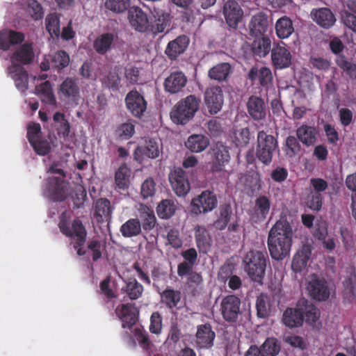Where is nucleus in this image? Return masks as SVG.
Wrapping results in <instances>:
<instances>
[{"label":"nucleus","instance_id":"f257e3e1","mask_svg":"<svg viewBox=\"0 0 356 356\" xmlns=\"http://www.w3.org/2000/svg\"><path fill=\"white\" fill-rule=\"evenodd\" d=\"M292 228L286 220H279L270 229L268 236V248L271 257L277 261L286 257L292 245Z\"/></svg>","mask_w":356,"mask_h":356},{"label":"nucleus","instance_id":"3c124183","mask_svg":"<svg viewBox=\"0 0 356 356\" xmlns=\"http://www.w3.org/2000/svg\"><path fill=\"white\" fill-rule=\"evenodd\" d=\"M161 296L162 302L171 309L177 307L181 300L180 291H163Z\"/></svg>","mask_w":356,"mask_h":356},{"label":"nucleus","instance_id":"4c0bfd02","mask_svg":"<svg viewBox=\"0 0 356 356\" xmlns=\"http://www.w3.org/2000/svg\"><path fill=\"white\" fill-rule=\"evenodd\" d=\"M275 32L279 38H288L294 32L292 20L287 16L278 19L275 23Z\"/></svg>","mask_w":356,"mask_h":356},{"label":"nucleus","instance_id":"393cba45","mask_svg":"<svg viewBox=\"0 0 356 356\" xmlns=\"http://www.w3.org/2000/svg\"><path fill=\"white\" fill-rule=\"evenodd\" d=\"M47 191L54 202H62L66 197L63 180L59 177H52L47 179Z\"/></svg>","mask_w":356,"mask_h":356},{"label":"nucleus","instance_id":"473e14b6","mask_svg":"<svg viewBox=\"0 0 356 356\" xmlns=\"http://www.w3.org/2000/svg\"><path fill=\"white\" fill-rule=\"evenodd\" d=\"M248 78L251 81L259 79V84L262 87L268 88L273 81V75L270 70L266 67H262L260 70L252 67L249 73Z\"/></svg>","mask_w":356,"mask_h":356},{"label":"nucleus","instance_id":"09e8293b","mask_svg":"<svg viewBox=\"0 0 356 356\" xmlns=\"http://www.w3.org/2000/svg\"><path fill=\"white\" fill-rule=\"evenodd\" d=\"M232 215V209L230 205L224 204L220 207V216L214 222V227L219 230L224 229L230 220Z\"/></svg>","mask_w":356,"mask_h":356},{"label":"nucleus","instance_id":"338daca9","mask_svg":"<svg viewBox=\"0 0 356 356\" xmlns=\"http://www.w3.org/2000/svg\"><path fill=\"white\" fill-rule=\"evenodd\" d=\"M155 192V183L152 178L145 179L141 186V195L144 198L152 196Z\"/></svg>","mask_w":356,"mask_h":356},{"label":"nucleus","instance_id":"4468645a","mask_svg":"<svg viewBox=\"0 0 356 356\" xmlns=\"http://www.w3.org/2000/svg\"><path fill=\"white\" fill-rule=\"evenodd\" d=\"M223 15L227 25L231 29H236L243 17V11L237 1L228 0L224 4Z\"/></svg>","mask_w":356,"mask_h":356},{"label":"nucleus","instance_id":"39448f33","mask_svg":"<svg viewBox=\"0 0 356 356\" xmlns=\"http://www.w3.org/2000/svg\"><path fill=\"white\" fill-rule=\"evenodd\" d=\"M266 252L251 250L245 256V269L250 278L259 284H262L265 275L267 261Z\"/></svg>","mask_w":356,"mask_h":356},{"label":"nucleus","instance_id":"6e6552de","mask_svg":"<svg viewBox=\"0 0 356 356\" xmlns=\"http://www.w3.org/2000/svg\"><path fill=\"white\" fill-rule=\"evenodd\" d=\"M241 300L234 295L225 297L220 303V312L223 319L229 323H236L241 312Z\"/></svg>","mask_w":356,"mask_h":356},{"label":"nucleus","instance_id":"bf43d9fd","mask_svg":"<svg viewBox=\"0 0 356 356\" xmlns=\"http://www.w3.org/2000/svg\"><path fill=\"white\" fill-rule=\"evenodd\" d=\"M308 284L311 289H328L326 280L321 275H311L309 277Z\"/></svg>","mask_w":356,"mask_h":356},{"label":"nucleus","instance_id":"cd10ccee","mask_svg":"<svg viewBox=\"0 0 356 356\" xmlns=\"http://www.w3.org/2000/svg\"><path fill=\"white\" fill-rule=\"evenodd\" d=\"M216 334L209 323L200 325L197 328V343L200 348H209L213 344Z\"/></svg>","mask_w":356,"mask_h":356},{"label":"nucleus","instance_id":"69168bd1","mask_svg":"<svg viewBox=\"0 0 356 356\" xmlns=\"http://www.w3.org/2000/svg\"><path fill=\"white\" fill-rule=\"evenodd\" d=\"M288 175L289 172L286 168L277 166L272 170L270 178L275 182L282 183L287 179Z\"/></svg>","mask_w":356,"mask_h":356},{"label":"nucleus","instance_id":"680f3d73","mask_svg":"<svg viewBox=\"0 0 356 356\" xmlns=\"http://www.w3.org/2000/svg\"><path fill=\"white\" fill-rule=\"evenodd\" d=\"M313 236L319 241L326 238L327 236V224L325 221L320 220L316 222L313 231Z\"/></svg>","mask_w":356,"mask_h":356},{"label":"nucleus","instance_id":"0eeeda50","mask_svg":"<svg viewBox=\"0 0 356 356\" xmlns=\"http://www.w3.org/2000/svg\"><path fill=\"white\" fill-rule=\"evenodd\" d=\"M58 96L60 99L70 104H78L81 98L80 87L78 79L67 77L60 85Z\"/></svg>","mask_w":356,"mask_h":356},{"label":"nucleus","instance_id":"a19ab883","mask_svg":"<svg viewBox=\"0 0 356 356\" xmlns=\"http://www.w3.org/2000/svg\"><path fill=\"white\" fill-rule=\"evenodd\" d=\"M53 120L56 123L55 128L58 136L64 139L67 138L70 132V125L65 119L64 113L60 112L55 113Z\"/></svg>","mask_w":356,"mask_h":356},{"label":"nucleus","instance_id":"72a5a7b5","mask_svg":"<svg viewBox=\"0 0 356 356\" xmlns=\"http://www.w3.org/2000/svg\"><path fill=\"white\" fill-rule=\"evenodd\" d=\"M271 40L267 36L257 37L251 44L253 54L259 58L265 57L270 51Z\"/></svg>","mask_w":356,"mask_h":356},{"label":"nucleus","instance_id":"c03bdc74","mask_svg":"<svg viewBox=\"0 0 356 356\" xmlns=\"http://www.w3.org/2000/svg\"><path fill=\"white\" fill-rule=\"evenodd\" d=\"M195 238L198 249L206 252L209 248V235L204 226L197 225L195 228Z\"/></svg>","mask_w":356,"mask_h":356},{"label":"nucleus","instance_id":"49530a36","mask_svg":"<svg viewBox=\"0 0 356 356\" xmlns=\"http://www.w3.org/2000/svg\"><path fill=\"white\" fill-rule=\"evenodd\" d=\"M177 207L172 200H163L156 207V212L159 218L168 219L171 218L176 211Z\"/></svg>","mask_w":356,"mask_h":356},{"label":"nucleus","instance_id":"de8ad7c7","mask_svg":"<svg viewBox=\"0 0 356 356\" xmlns=\"http://www.w3.org/2000/svg\"><path fill=\"white\" fill-rule=\"evenodd\" d=\"M60 17L56 13H49L45 18L46 29L51 37L58 38L60 35Z\"/></svg>","mask_w":356,"mask_h":356},{"label":"nucleus","instance_id":"ddd939ff","mask_svg":"<svg viewBox=\"0 0 356 356\" xmlns=\"http://www.w3.org/2000/svg\"><path fill=\"white\" fill-rule=\"evenodd\" d=\"M204 102L210 114H217L223 104V94L220 86L207 88L204 92Z\"/></svg>","mask_w":356,"mask_h":356},{"label":"nucleus","instance_id":"0e129e2a","mask_svg":"<svg viewBox=\"0 0 356 356\" xmlns=\"http://www.w3.org/2000/svg\"><path fill=\"white\" fill-rule=\"evenodd\" d=\"M323 199L321 193L311 192L307 203L308 207L314 211H319L323 205Z\"/></svg>","mask_w":356,"mask_h":356},{"label":"nucleus","instance_id":"052dcab7","mask_svg":"<svg viewBox=\"0 0 356 356\" xmlns=\"http://www.w3.org/2000/svg\"><path fill=\"white\" fill-rule=\"evenodd\" d=\"M300 140L298 137L289 136L286 139V147H287V154L289 156L298 154L301 150Z\"/></svg>","mask_w":356,"mask_h":356},{"label":"nucleus","instance_id":"ea45409f","mask_svg":"<svg viewBox=\"0 0 356 356\" xmlns=\"http://www.w3.org/2000/svg\"><path fill=\"white\" fill-rule=\"evenodd\" d=\"M232 71V67L228 63H221L211 67L208 72L211 79L222 81L227 79Z\"/></svg>","mask_w":356,"mask_h":356},{"label":"nucleus","instance_id":"79ce46f5","mask_svg":"<svg viewBox=\"0 0 356 356\" xmlns=\"http://www.w3.org/2000/svg\"><path fill=\"white\" fill-rule=\"evenodd\" d=\"M131 170L125 163L122 164L115 174V182L119 189L125 190L129 188Z\"/></svg>","mask_w":356,"mask_h":356},{"label":"nucleus","instance_id":"5701e85b","mask_svg":"<svg viewBox=\"0 0 356 356\" xmlns=\"http://www.w3.org/2000/svg\"><path fill=\"white\" fill-rule=\"evenodd\" d=\"M8 73L19 91L24 92L28 89L29 74L22 66L13 63L8 67Z\"/></svg>","mask_w":356,"mask_h":356},{"label":"nucleus","instance_id":"864d4df0","mask_svg":"<svg viewBox=\"0 0 356 356\" xmlns=\"http://www.w3.org/2000/svg\"><path fill=\"white\" fill-rule=\"evenodd\" d=\"M129 6V0H106L105 7L114 13H123Z\"/></svg>","mask_w":356,"mask_h":356},{"label":"nucleus","instance_id":"a18cd8bd","mask_svg":"<svg viewBox=\"0 0 356 356\" xmlns=\"http://www.w3.org/2000/svg\"><path fill=\"white\" fill-rule=\"evenodd\" d=\"M260 348L264 356H277L281 350V342L275 337H268Z\"/></svg>","mask_w":356,"mask_h":356},{"label":"nucleus","instance_id":"e2e57ef3","mask_svg":"<svg viewBox=\"0 0 356 356\" xmlns=\"http://www.w3.org/2000/svg\"><path fill=\"white\" fill-rule=\"evenodd\" d=\"M162 329V317L158 312H154L150 318L149 330L152 333L158 334Z\"/></svg>","mask_w":356,"mask_h":356},{"label":"nucleus","instance_id":"f3484780","mask_svg":"<svg viewBox=\"0 0 356 356\" xmlns=\"http://www.w3.org/2000/svg\"><path fill=\"white\" fill-rule=\"evenodd\" d=\"M247 110L250 117L255 121L266 119V105L264 100L260 97L250 96L247 102Z\"/></svg>","mask_w":356,"mask_h":356},{"label":"nucleus","instance_id":"aec40b11","mask_svg":"<svg viewBox=\"0 0 356 356\" xmlns=\"http://www.w3.org/2000/svg\"><path fill=\"white\" fill-rule=\"evenodd\" d=\"M297 307H299L306 323L314 326L320 318V310L305 298H300L298 300Z\"/></svg>","mask_w":356,"mask_h":356},{"label":"nucleus","instance_id":"5fc2aeb1","mask_svg":"<svg viewBox=\"0 0 356 356\" xmlns=\"http://www.w3.org/2000/svg\"><path fill=\"white\" fill-rule=\"evenodd\" d=\"M141 220V229L145 232L154 229L156 223V219L153 211L150 212H143L140 215Z\"/></svg>","mask_w":356,"mask_h":356},{"label":"nucleus","instance_id":"6ab92c4d","mask_svg":"<svg viewBox=\"0 0 356 356\" xmlns=\"http://www.w3.org/2000/svg\"><path fill=\"white\" fill-rule=\"evenodd\" d=\"M271 60L275 69L282 70L291 65L292 56L286 47L277 45L271 50Z\"/></svg>","mask_w":356,"mask_h":356},{"label":"nucleus","instance_id":"4be33fe9","mask_svg":"<svg viewBox=\"0 0 356 356\" xmlns=\"http://www.w3.org/2000/svg\"><path fill=\"white\" fill-rule=\"evenodd\" d=\"M128 18L131 26L137 31L145 32L149 26L146 13L139 7H132L129 10Z\"/></svg>","mask_w":356,"mask_h":356},{"label":"nucleus","instance_id":"58836bf2","mask_svg":"<svg viewBox=\"0 0 356 356\" xmlns=\"http://www.w3.org/2000/svg\"><path fill=\"white\" fill-rule=\"evenodd\" d=\"M120 232L124 238L138 236L141 233V223L139 219H129L121 225Z\"/></svg>","mask_w":356,"mask_h":356},{"label":"nucleus","instance_id":"a878e982","mask_svg":"<svg viewBox=\"0 0 356 356\" xmlns=\"http://www.w3.org/2000/svg\"><path fill=\"white\" fill-rule=\"evenodd\" d=\"M162 150V143L158 138H146L144 144L136 149L140 153L149 159H154L159 156Z\"/></svg>","mask_w":356,"mask_h":356},{"label":"nucleus","instance_id":"a211bd4d","mask_svg":"<svg viewBox=\"0 0 356 356\" xmlns=\"http://www.w3.org/2000/svg\"><path fill=\"white\" fill-rule=\"evenodd\" d=\"M310 16L315 23L325 29L332 27L336 22L334 15L328 8H313Z\"/></svg>","mask_w":356,"mask_h":356},{"label":"nucleus","instance_id":"37998d69","mask_svg":"<svg viewBox=\"0 0 356 356\" xmlns=\"http://www.w3.org/2000/svg\"><path fill=\"white\" fill-rule=\"evenodd\" d=\"M70 61L69 54L64 50L57 51L51 58L50 65L52 68L60 72L67 67Z\"/></svg>","mask_w":356,"mask_h":356},{"label":"nucleus","instance_id":"20e7f679","mask_svg":"<svg viewBox=\"0 0 356 356\" xmlns=\"http://www.w3.org/2000/svg\"><path fill=\"white\" fill-rule=\"evenodd\" d=\"M278 149V140L276 137L264 130L258 131L255 156L262 164L269 165Z\"/></svg>","mask_w":356,"mask_h":356},{"label":"nucleus","instance_id":"412c9836","mask_svg":"<svg viewBox=\"0 0 356 356\" xmlns=\"http://www.w3.org/2000/svg\"><path fill=\"white\" fill-rule=\"evenodd\" d=\"M116 312L122 322L123 328L131 329L136 323L138 318V310L134 304H123L121 309L118 308Z\"/></svg>","mask_w":356,"mask_h":356},{"label":"nucleus","instance_id":"f8f14e48","mask_svg":"<svg viewBox=\"0 0 356 356\" xmlns=\"http://www.w3.org/2000/svg\"><path fill=\"white\" fill-rule=\"evenodd\" d=\"M271 202L269 197L259 195L255 199L254 205L250 211V220L253 223H261L264 222L270 212Z\"/></svg>","mask_w":356,"mask_h":356},{"label":"nucleus","instance_id":"f704fd0d","mask_svg":"<svg viewBox=\"0 0 356 356\" xmlns=\"http://www.w3.org/2000/svg\"><path fill=\"white\" fill-rule=\"evenodd\" d=\"M114 38V34L112 33H106L100 35L93 42L94 49L99 54H106L111 50Z\"/></svg>","mask_w":356,"mask_h":356},{"label":"nucleus","instance_id":"9b49d317","mask_svg":"<svg viewBox=\"0 0 356 356\" xmlns=\"http://www.w3.org/2000/svg\"><path fill=\"white\" fill-rule=\"evenodd\" d=\"M217 203V198L214 193L209 191H204L192 200L191 210L195 214L207 213L216 208Z\"/></svg>","mask_w":356,"mask_h":356},{"label":"nucleus","instance_id":"c9c22d12","mask_svg":"<svg viewBox=\"0 0 356 356\" xmlns=\"http://www.w3.org/2000/svg\"><path fill=\"white\" fill-rule=\"evenodd\" d=\"M311 256V250L308 246H303L293 256L291 268L296 273L301 272L307 264L308 260Z\"/></svg>","mask_w":356,"mask_h":356},{"label":"nucleus","instance_id":"f03ea898","mask_svg":"<svg viewBox=\"0 0 356 356\" xmlns=\"http://www.w3.org/2000/svg\"><path fill=\"white\" fill-rule=\"evenodd\" d=\"M58 227L63 235L74 238L73 247L76 250V254L79 256L85 255L86 251L83 249V247L86 241L87 231L81 220L75 218L70 227L69 220L61 217L58 222Z\"/></svg>","mask_w":356,"mask_h":356},{"label":"nucleus","instance_id":"9d476101","mask_svg":"<svg viewBox=\"0 0 356 356\" xmlns=\"http://www.w3.org/2000/svg\"><path fill=\"white\" fill-rule=\"evenodd\" d=\"M230 160L229 149L222 143H216L212 148L211 171L213 173L220 172Z\"/></svg>","mask_w":356,"mask_h":356},{"label":"nucleus","instance_id":"774afa93","mask_svg":"<svg viewBox=\"0 0 356 356\" xmlns=\"http://www.w3.org/2000/svg\"><path fill=\"white\" fill-rule=\"evenodd\" d=\"M167 238L169 244L172 248L178 249L182 246L183 241L178 230L171 229L168 233Z\"/></svg>","mask_w":356,"mask_h":356},{"label":"nucleus","instance_id":"13d9d810","mask_svg":"<svg viewBox=\"0 0 356 356\" xmlns=\"http://www.w3.org/2000/svg\"><path fill=\"white\" fill-rule=\"evenodd\" d=\"M30 144L38 155H47L51 150V145L46 140H41L40 138H38L34 140L33 142L30 143Z\"/></svg>","mask_w":356,"mask_h":356},{"label":"nucleus","instance_id":"6e6d98bb","mask_svg":"<svg viewBox=\"0 0 356 356\" xmlns=\"http://www.w3.org/2000/svg\"><path fill=\"white\" fill-rule=\"evenodd\" d=\"M27 11L31 17L35 20L42 19L44 15L43 8L36 0H30L29 1Z\"/></svg>","mask_w":356,"mask_h":356},{"label":"nucleus","instance_id":"7ed1b4c3","mask_svg":"<svg viewBox=\"0 0 356 356\" xmlns=\"http://www.w3.org/2000/svg\"><path fill=\"white\" fill-rule=\"evenodd\" d=\"M200 102V99L194 95L181 99L172 109L171 119L177 124H187L199 110Z\"/></svg>","mask_w":356,"mask_h":356},{"label":"nucleus","instance_id":"423d86ee","mask_svg":"<svg viewBox=\"0 0 356 356\" xmlns=\"http://www.w3.org/2000/svg\"><path fill=\"white\" fill-rule=\"evenodd\" d=\"M168 179L172 191L178 197H185L191 190L187 172L180 167L170 170Z\"/></svg>","mask_w":356,"mask_h":356},{"label":"nucleus","instance_id":"4d7b16f0","mask_svg":"<svg viewBox=\"0 0 356 356\" xmlns=\"http://www.w3.org/2000/svg\"><path fill=\"white\" fill-rule=\"evenodd\" d=\"M341 22L344 26L356 33V15L344 10L341 13Z\"/></svg>","mask_w":356,"mask_h":356},{"label":"nucleus","instance_id":"e433bc0d","mask_svg":"<svg viewBox=\"0 0 356 356\" xmlns=\"http://www.w3.org/2000/svg\"><path fill=\"white\" fill-rule=\"evenodd\" d=\"M186 147L193 152H201L209 145L208 138L202 134H193L185 143Z\"/></svg>","mask_w":356,"mask_h":356},{"label":"nucleus","instance_id":"2f4dec72","mask_svg":"<svg viewBox=\"0 0 356 356\" xmlns=\"http://www.w3.org/2000/svg\"><path fill=\"white\" fill-rule=\"evenodd\" d=\"M34 51L32 43H24L21 45L11 56L13 62H18L22 65H28L34 59Z\"/></svg>","mask_w":356,"mask_h":356},{"label":"nucleus","instance_id":"dca6fc26","mask_svg":"<svg viewBox=\"0 0 356 356\" xmlns=\"http://www.w3.org/2000/svg\"><path fill=\"white\" fill-rule=\"evenodd\" d=\"M190 42L189 38L186 35L177 36L167 44L165 54L170 60H176L178 56L184 54Z\"/></svg>","mask_w":356,"mask_h":356},{"label":"nucleus","instance_id":"bb28decb","mask_svg":"<svg viewBox=\"0 0 356 356\" xmlns=\"http://www.w3.org/2000/svg\"><path fill=\"white\" fill-rule=\"evenodd\" d=\"M268 29V19L266 15L258 13L254 15L249 24L250 34L253 37L266 36Z\"/></svg>","mask_w":356,"mask_h":356},{"label":"nucleus","instance_id":"c756f323","mask_svg":"<svg viewBox=\"0 0 356 356\" xmlns=\"http://www.w3.org/2000/svg\"><path fill=\"white\" fill-rule=\"evenodd\" d=\"M94 218L98 223L108 221L112 213L110 201L106 198H99L95 204Z\"/></svg>","mask_w":356,"mask_h":356},{"label":"nucleus","instance_id":"2eb2a0df","mask_svg":"<svg viewBox=\"0 0 356 356\" xmlns=\"http://www.w3.org/2000/svg\"><path fill=\"white\" fill-rule=\"evenodd\" d=\"M187 83L186 75L179 71L173 72L165 79L164 90L171 95L177 94L183 90Z\"/></svg>","mask_w":356,"mask_h":356},{"label":"nucleus","instance_id":"b1692460","mask_svg":"<svg viewBox=\"0 0 356 356\" xmlns=\"http://www.w3.org/2000/svg\"><path fill=\"white\" fill-rule=\"evenodd\" d=\"M154 22L152 25V31L154 33H163L170 26L171 22L170 14L159 8H154L152 11Z\"/></svg>","mask_w":356,"mask_h":356},{"label":"nucleus","instance_id":"1a4fd4ad","mask_svg":"<svg viewBox=\"0 0 356 356\" xmlns=\"http://www.w3.org/2000/svg\"><path fill=\"white\" fill-rule=\"evenodd\" d=\"M124 101L127 110L134 117L140 118L144 115L147 102L143 94L136 89L131 90L127 94Z\"/></svg>","mask_w":356,"mask_h":356},{"label":"nucleus","instance_id":"8fccbe9b","mask_svg":"<svg viewBox=\"0 0 356 356\" xmlns=\"http://www.w3.org/2000/svg\"><path fill=\"white\" fill-rule=\"evenodd\" d=\"M336 64L350 79H356V65L349 61L343 55H338L335 59Z\"/></svg>","mask_w":356,"mask_h":356},{"label":"nucleus","instance_id":"603ef678","mask_svg":"<svg viewBox=\"0 0 356 356\" xmlns=\"http://www.w3.org/2000/svg\"><path fill=\"white\" fill-rule=\"evenodd\" d=\"M251 140V134L249 128L245 127L234 131V142L237 147H246Z\"/></svg>","mask_w":356,"mask_h":356},{"label":"nucleus","instance_id":"c85d7f7f","mask_svg":"<svg viewBox=\"0 0 356 356\" xmlns=\"http://www.w3.org/2000/svg\"><path fill=\"white\" fill-rule=\"evenodd\" d=\"M318 131L316 127L302 124L296 130V136L300 142L307 147L314 145L317 141Z\"/></svg>","mask_w":356,"mask_h":356},{"label":"nucleus","instance_id":"7c9ffc66","mask_svg":"<svg viewBox=\"0 0 356 356\" xmlns=\"http://www.w3.org/2000/svg\"><path fill=\"white\" fill-rule=\"evenodd\" d=\"M283 323L289 328L299 327L303 325L304 318L299 310V307H288L282 315Z\"/></svg>","mask_w":356,"mask_h":356}]
</instances>
